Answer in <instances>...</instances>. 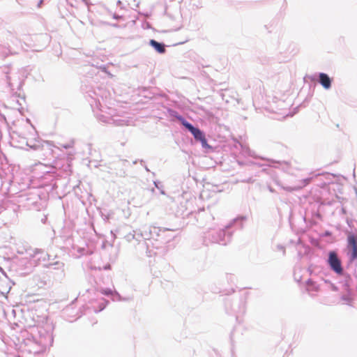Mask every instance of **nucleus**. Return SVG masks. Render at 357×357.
Segmentation results:
<instances>
[{"mask_svg": "<svg viewBox=\"0 0 357 357\" xmlns=\"http://www.w3.org/2000/svg\"><path fill=\"white\" fill-rule=\"evenodd\" d=\"M0 116H1V120L7 123L6 116L4 114H0Z\"/></svg>", "mask_w": 357, "mask_h": 357, "instance_id": "37998d69", "label": "nucleus"}, {"mask_svg": "<svg viewBox=\"0 0 357 357\" xmlns=\"http://www.w3.org/2000/svg\"><path fill=\"white\" fill-rule=\"evenodd\" d=\"M166 237V246H167L168 250L173 249L175 247V245L172 241L176 238V235L170 233H165Z\"/></svg>", "mask_w": 357, "mask_h": 357, "instance_id": "393cba45", "label": "nucleus"}, {"mask_svg": "<svg viewBox=\"0 0 357 357\" xmlns=\"http://www.w3.org/2000/svg\"><path fill=\"white\" fill-rule=\"evenodd\" d=\"M45 220H46V218H45V219H42V221H43V222H45Z\"/></svg>", "mask_w": 357, "mask_h": 357, "instance_id": "bf43d9fd", "label": "nucleus"}, {"mask_svg": "<svg viewBox=\"0 0 357 357\" xmlns=\"http://www.w3.org/2000/svg\"><path fill=\"white\" fill-rule=\"evenodd\" d=\"M112 17L114 20H119L122 19L123 16L122 15H118L116 13H114V14H113Z\"/></svg>", "mask_w": 357, "mask_h": 357, "instance_id": "58836bf2", "label": "nucleus"}, {"mask_svg": "<svg viewBox=\"0 0 357 357\" xmlns=\"http://www.w3.org/2000/svg\"><path fill=\"white\" fill-rule=\"evenodd\" d=\"M149 45L159 54H165L166 52V45L163 42H158L154 39H151Z\"/></svg>", "mask_w": 357, "mask_h": 357, "instance_id": "aec40b11", "label": "nucleus"}, {"mask_svg": "<svg viewBox=\"0 0 357 357\" xmlns=\"http://www.w3.org/2000/svg\"><path fill=\"white\" fill-rule=\"evenodd\" d=\"M140 163L143 164V163H144V161L143 160H140Z\"/></svg>", "mask_w": 357, "mask_h": 357, "instance_id": "6e6d98bb", "label": "nucleus"}, {"mask_svg": "<svg viewBox=\"0 0 357 357\" xmlns=\"http://www.w3.org/2000/svg\"><path fill=\"white\" fill-rule=\"evenodd\" d=\"M103 24L105 25H107V26H111L115 27V28L120 27V25L117 23H110V22H104Z\"/></svg>", "mask_w": 357, "mask_h": 357, "instance_id": "c9c22d12", "label": "nucleus"}, {"mask_svg": "<svg viewBox=\"0 0 357 357\" xmlns=\"http://www.w3.org/2000/svg\"><path fill=\"white\" fill-rule=\"evenodd\" d=\"M45 266L50 269H53L59 271V277L60 279H63L64 278V263L57 261L55 262L50 263L47 265H45Z\"/></svg>", "mask_w": 357, "mask_h": 357, "instance_id": "a211bd4d", "label": "nucleus"}, {"mask_svg": "<svg viewBox=\"0 0 357 357\" xmlns=\"http://www.w3.org/2000/svg\"><path fill=\"white\" fill-rule=\"evenodd\" d=\"M312 180V177L306 178L304 179H302L301 182L302 183V185L300 186H287V187H283V189L287 192H293V191H297L300 189H301L303 187L306 186L308 185Z\"/></svg>", "mask_w": 357, "mask_h": 357, "instance_id": "5701e85b", "label": "nucleus"}, {"mask_svg": "<svg viewBox=\"0 0 357 357\" xmlns=\"http://www.w3.org/2000/svg\"><path fill=\"white\" fill-rule=\"evenodd\" d=\"M13 53L9 48V46L6 47L4 45H0V57L1 58H6L8 55L13 54Z\"/></svg>", "mask_w": 357, "mask_h": 357, "instance_id": "bb28decb", "label": "nucleus"}, {"mask_svg": "<svg viewBox=\"0 0 357 357\" xmlns=\"http://www.w3.org/2000/svg\"><path fill=\"white\" fill-rule=\"evenodd\" d=\"M316 176H321L323 178V182H321L320 184H317L318 185L321 186V188H325L328 185H329L331 183L333 182V179L335 178V175L333 174H330L328 172H324L322 174H316Z\"/></svg>", "mask_w": 357, "mask_h": 357, "instance_id": "412c9836", "label": "nucleus"}, {"mask_svg": "<svg viewBox=\"0 0 357 357\" xmlns=\"http://www.w3.org/2000/svg\"><path fill=\"white\" fill-rule=\"evenodd\" d=\"M22 202H26L27 206L33 207L36 209L39 208L40 204V196L37 189H29L26 192H22L20 195Z\"/></svg>", "mask_w": 357, "mask_h": 357, "instance_id": "1a4fd4ad", "label": "nucleus"}, {"mask_svg": "<svg viewBox=\"0 0 357 357\" xmlns=\"http://www.w3.org/2000/svg\"><path fill=\"white\" fill-rule=\"evenodd\" d=\"M46 281L41 280L40 282L37 283V285H38L39 287H43L46 285Z\"/></svg>", "mask_w": 357, "mask_h": 357, "instance_id": "4c0bfd02", "label": "nucleus"}, {"mask_svg": "<svg viewBox=\"0 0 357 357\" xmlns=\"http://www.w3.org/2000/svg\"><path fill=\"white\" fill-rule=\"evenodd\" d=\"M137 160L134 161V162H133V164H136V163H137Z\"/></svg>", "mask_w": 357, "mask_h": 357, "instance_id": "052dcab7", "label": "nucleus"}, {"mask_svg": "<svg viewBox=\"0 0 357 357\" xmlns=\"http://www.w3.org/2000/svg\"><path fill=\"white\" fill-rule=\"evenodd\" d=\"M174 231V229L167 227L150 226L145 227V239L149 240V238L152 239V248L158 252V255L162 257L168 252L167 246H166L165 233Z\"/></svg>", "mask_w": 357, "mask_h": 357, "instance_id": "7ed1b4c3", "label": "nucleus"}, {"mask_svg": "<svg viewBox=\"0 0 357 357\" xmlns=\"http://www.w3.org/2000/svg\"><path fill=\"white\" fill-rule=\"evenodd\" d=\"M52 189L56 188L57 187L56 186V182H54V183H52Z\"/></svg>", "mask_w": 357, "mask_h": 357, "instance_id": "49530a36", "label": "nucleus"}, {"mask_svg": "<svg viewBox=\"0 0 357 357\" xmlns=\"http://www.w3.org/2000/svg\"><path fill=\"white\" fill-rule=\"evenodd\" d=\"M168 113L170 115V116L176 119L183 128H185L190 123L188 121L186 120V119L184 116L181 115L177 111L174 109H168Z\"/></svg>", "mask_w": 357, "mask_h": 357, "instance_id": "4be33fe9", "label": "nucleus"}, {"mask_svg": "<svg viewBox=\"0 0 357 357\" xmlns=\"http://www.w3.org/2000/svg\"><path fill=\"white\" fill-rule=\"evenodd\" d=\"M337 276H340L343 278L342 281L341 283L342 284V287L344 288V290L346 292L351 291V287L353 282V280L351 278V275L348 273L344 269L343 270V273L340 275H337Z\"/></svg>", "mask_w": 357, "mask_h": 357, "instance_id": "dca6fc26", "label": "nucleus"}, {"mask_svg": "<svg viewBox=\"0 0 357 357\" xmlns=\"http://www.w3.org/2000/svg\"><path fill=\"white\" fill-rule=\"evenodd\" d=\"M82 251H83V249H79V252H81V253L82 252Z\"/></svg>", "mask_w": 357, "mask_h": 357, "instance_id": "4d7b16f0", "label": "nucleus"}, {"mask_svg": "<svg viewBox=\"0 0 357 357\" xmlns=\"http://www.w3.org/2000/svg\"><path fill=\"white\" fill-rule=\"evenodd\" d=\"M20 347L29 354H38L52 345L54 337L52 328L44 327H30L29 330L21 332L18 338Z\"/></svg>", "mask_w": 357, "mask_h": 357, "instance_id": "f257e3e1", "label": "nucleus"}, {"mask_svg": "<svg viewBox=\"0 0 357 357\" xmlns=\"http://www.w3.org/2000/svg\"><path fill=\"white\" fill-rule=\"evenodd\" d=\"M109 303L108 301L102 300L101 303H99V307L98 310L95 309L94 311L97 312H100L102 311L107 306V305Z\"/></svg>", "mask_w": 357, "mask_h": 357, "instance_id": "c756f323", "label": "nucleus"}, {"mask_svg": "<svg viewBox=\"0 0 357 357\" xmlns=\"http://www.w3.org/2000/svg\"><path fill=\"white\" fill-rule=\"evenodd\" d=\"M82 1L85 3L86 6L88 7V10H90L89 6L91 5V3L89 1V0H82Z\"/></svg>", "mask_w": 357, "mask_h": 357, "instance_id": "a19ab883", "label": "nucleus"}, {"mask_svg": "<svg viewBox=\"0 0 357 357\" xmlns=\"http://www.w3.org/2000/svg\"><path fill=\"white\" fill-rule=\"evenodd\" d=\"M346 255L347 266L352 265L357 261V234L349 231L347 234Z\"/></svg>", "mask_w": 357, "mask_h": 357, "instance_id": "423d86ee", "label": "nucleus"}, {"mask_svg": "<svg viewBox=\"0 0 357 357\" xmlns=\"http://www.w3.org/2000/svg\"><path fill=\"white\" fill-rule=\"evenodd\" d=\"M144 169L146 172H150L149 169L148 168V167L146 165H144Z\"/></svg>", "mask_w": 357, "mask_h": 357, "instance_id": "3c124183", "label": "nucleus"}, {"mask_svg": "<svg viewBox=\"0 0 357 357\" xmlns=\"http://www.w3.org/2000/svg\"><path fill=\"white\" fill-rule=\"evenodd\" d=\"M199 142L201 143V145H202V147L205 149V152L206 153H211L213 151V148L212 146H211L208 143V140L206 137V136L204 137H203L200 141Z\"/></svg>", "mask_w": 357, "mask_h": 357, "instance_id": "a878e982", "label": "nucleus"}, {"mask_svg": "<svg viewBox=\"0 0 357 357\" xmlns=\"http://www.w3.org/2000/svg\"><path fill=\"white\" fill-rule=\"evenodd\" d=\"M42 4H43V0H40V1L38 2V8H40Z\"/></svg>", "mask_w": 357, "mask_h": 357, "instance_id": "de8ad7c7", "label": "nucleus"}, {"mask_svg": "<svg viewBox=\"0 0 357 357\" xmlns=\"http://www.w3.org/2000/svg\"><path fill=\"white\" fill-rule=\"evenodd\" d=\"M241 182L247 183H252L254 182V180L252 179V177H249V178H248L246 179L242 180Z\"/></svg>", "mask_w": 357, "mask_h": 357, "instance_id": "e433bc0d", "label": "nucleus"}, {"mask_svg": "<svg viewBox=\"0 0 357 357\" xmlns=\"http://www.w3.org/2000/svg\"><path fill=\"white\" fill-rule=\"evenodd\" d=\"M52 173L50 172H47V174L46 176H52L53 175L51 174Z\"/></svg>", "mask_w": 357, "mask_h": 357, "instance_id": "603ef678", "label": "nucleus"}, {"mask_svg": "<svg viewBox=\"0 0 357 357\" xmlns=\"http://www.w3.org/2000/svg\"><path fill=\"white\" fill-rule=\"evenodd\" d=\"M16 102H17V103L19 105H20V106L22 105V102L20 101V100H19V99H17V100H16Z\"/></svg>", "mask_w": 357, "mask_h": 357, "instance_id": "8fccbe9b", "label": "nucleus"}, {"mask_svg": "<svg viewBox=\"0 0 357 357\" xmlns=\"http://www.w3.org/2000/svg\"><path fill=\"white\" fill-rule=\"evenodd\" d=\"M307 286L308 288L312 289V290H317V287L316 283L311 279H308L306 282Z\"/></svg>", "mask_w": 357, "mask_h": 357, "instance_id": "2f4dec72", "label": "nucleus"}, {"mask_svg": "<svg viewBox=\"0 0 357 357\" xmlns=\"http://www.w3.org/2000/svg\"><path fill=\"white\" fill-rule=\"evenodd\" d=\"M354 276H355L356 278H357V272H356V271H355V272H354Z\"/></svg>", "mask_w": 357, "mask_h": 357, "instance_id": "864d4df0", "label": "nucleus"}, {"mask_svg": "<svg viewBox=\"0 0 357 357\" xmlns=\"http://www.w3.org/2000/svg\"><path fill=\"white\" fill-rule=\"evenodd\" d=\"M184 128L192 134L197 142H199L206 136L205 132L203 130H202L198 126H194L190 122Z\"/></svg>", "mask_w": 357, "mask_h": 357, "instance_id": "4468645a", "label": "nucleus"}, {"mask_svg": "<svg viewBox=\"0 0 357 357\" xmlns=\"http://www.w3.org/2000/svg\"><path fill=\"white\" fill-rule=\"evenodd\" d=\"M0 73H1L6 78V80L10 88L13 98H20L24 101V96L21 94V90L24 82V79L19 75L9 76L10 67L4 66L0 67Z\"/></svg>", "mask_w": 357, "mask_h": 357, "instance_id": "20e7f679", "label": "nucleus"}, {"mask_svg": "<svg viewBox=\"0 0 357 357\" xmlns=\"http://www.w3.org/2000/svg\"><path fill=\"white\" fill-rule=\"evenodd\" d=\"M100 291L106 296H110L112 301H123L121 295L116 291H113L110 288H100Z\"/></svg>", "mask_w": 357, "mask_h": 357, "instance_id": "6ab92c4d", "label": "nucleus"}, {"mask_svg": "<svg viewBox=\"0 0 357 357\" xmlns=\"http://www.w3.org/2000/svg\"><path fill=\"white\" fill-rule=\"evenodd\" d=\"M116 4L117 6H120L122 4V2L120 0H118Z\"/></svg>", "mask_w": 357, "mask_h": 357, "instance_id": "09e8293b", "label": "nucleus"}, {"mask_svg": "<svg viewBox=\"0 0 357 357\" xmlns=\"http://www.w3.org/2000/svg\"><path fill=\"white\" fill-rule=\"evenodd\" d=\"M112 268L111 264H107L103 266L102 269L105 271L110 270Z\"/></svg>", "mask_w": 357, "mask_h": 357, "instance_id": "ea45409f", "label": "nucleus"}, {"mask_svg": "<svg viewBox=\"0 0 357 357\" xmlns=\"http://www.w3.org/2000/svg\"><path fill=\"white\" fill-rule=\"evenodd\" d=\"M31 128H32V129L33 130V131L36 132V129H35V128H34L32 125H31Z\"/></svg>", "mask_w": 357, "mask_h": 357, "instance_id": "5fc2aeb1", "label": "nucleus"}, {"mask_svg": "<svg viewBox=\"0 0 357 357\" xmlns=\"http://www.w3.org/2000/svg\"><path fill=\"white\" fill-rule=\"evenodd\" d=\"M145 227L142 229H139L137 231H133V233H129L125 236V239L128 242L134 241L135 243L137 240H139V238L145 239Z\"/></svg>", "mask_w": 357, "mask_h": 357, "instance_id": "f3484780", "label": "nucleus"}, {"mask_svg": "<svg viewBox=\"0 0 357 357\" xmlns=\"http://www.w3.org/2000/svg\"><path fill=\"white\" fill-rule=\"evenodd\" d=\"M347 211L346 208H344V207H342V209H341V213H342V214H346V213H347Z\"/></svg>", "mask_w": 357, "mask_h": 357, "instance_id": "a18cd8bd", "label": "nucleus"}, {"mask_svg": "<svg viewBox=\"0 0 357 357\" xmlns=\"http://www.w3.org/2000/svg\"><path fill=\"white\" fill-rule=\"evenodd\" d=\"M346 222L347 224V225L352 229L354 227V220L353 219H351V218H347L346 219Z\"/></svg>", "mask_w": 357, "mask_h": 357, "instance_id": "f704fd0d", "label": "nucleus"}, {"mask_svg": "<svg viewBox=\"0 0 357 357\" xmlns=\"http://www.w3.org/2000/svg\"><path fill=\"white\" fill-rule=\"evenodd\" d=\"M63 317L68 321L73 322L82 317L79 310L74 307L73 302L63 310Z\"/></svg>", "mask_w": 357, "mask_h": 357, "instance_id": "f8f14e48", "label": "nucleus"}, {"mask_svg": "<svg viewBox=\"0 0 357 357\" xmlns=\"http://www.w3.org/2000/svg\"><path fill=\"white\" fill-rule=\"evenodd\" d=\"M268 189L271 192H275V190L271 186H268Z\"/></svg>", "mask_w": 357, "mask_h": 357, "instance_id": "c03bdc74", "label": "nucleus"}, {"mask_svg": "<svg viewBox=\"0 0 357 357\" xmlns=\"http://www.w3.org/2000/svg\"><path fill=\"white\" fill-rule=\"evenodd\" d=\"M51 255L45 252L43 249L36 248L33 250V254L31 255V259L29 261H27L26 259H22L20 260V264H27L25 269L26 271V273L31 271L32 267L36 266L37 264L40 263L41 261H46L47 260H50Z\"/></svg>", "mask_w": 357, "mask_h": 357, "instance_id": "0eeeda50", "label": "nucleus"}, {"mask_svg": "<svg viewBox=\"0 0 357 357\" xmlns=\"http://www.w3.org/2000/svg\"><path fill=\"white\" fill-rule=\"evenodd\" d=\"M326 263L329 269L336 275L343 273L344 269L342 261L336 250H329L327 253Z\"/></svg>", "mask_w": 357, "mask_h": 357, "instance_id": "6e6552de", "label": "nucleus"}, {"mask_svg": "<svg viewBox=\"0 0 357 357\" xmlns=\"http://www.w3.org/2000/svg\"><path fill=\"white\" fill-rule=\"evenodd\" d=\"M74 145V141L73 140H71L70 142H69L68 143H66V144H61V146L65 149H70Z\"/></svg>", "mask_w": 357, "mask_h": 357, "instance_id": "473e14b6", "label": "nucleus"}, {"mask_svg": "<svg viewBox=\"0 0 357 357\" xmlns=\"http://www.w3.org/2000/svg\"><path fill=\"white\" fill-rule=\"evenodd\" d=\"M278 250H281L283 251V254L284 255L285 254V248L284 246L281 245H278Z\"/></svg>", "mask_w": 357, "mask_h": 357, "instance_id": "79ce46f5", "label": "nucleus"}, {"mask_svg": "<svg viewBox=\"0 0 357 357\" xmlns=\"http://www.w3.org/2000/svg\"><path fill=\"white\" fill-rule=\"evenodd\" d=\"M153 241L149 238V240L139 238L135 243H133L136 249L141 253L145 252L149 257L158 255V252L155 251V248H152Z\"/></svg>", "mask_w": 357, "mask_h": 357, "instance_id": "9d476101", "label": "nucleus"}, {"mask_svg": "<svg viewBox=\"0 0 357 357\" xmlns=\"http://www.w3.org/2000/svg\"><path fill=\"white\" fill-rule=\"evenodd\" d=\"M13 134L22 139V142H24L26 146L35 151L38 150L41 146L43 147L45 145L47 147H51L52 146V142L48 141H43L41 142L38 140H36L32 143V141L29 142L27 140L26 138L24 136V134L18 130L13 131Z\"/></svg>", "mask_w": 357, "mask_h": 357, "instance_id": "9b49d317", "label": "nucleus"}, {"mask_svg": "<svg viewBox=\"0 0 357 357\" xmlns=\"http://www.w3.org/2000/svg\"><path fill=\"white\" fill-rule=\"evenodd\" d=\"M45 220H46V218H45V219H42V221H43V222H45Z\"/></svg>", "mask_w": 357, "mask_h": 357, "instance_id": "13d9d810", "label": "nucleus"}, {"mask_svg": "<svg viewBox=\"0 0 357 357\" xmlns=\"http://www.w3.org/2000/svg\"><path fill=\"white\" fill-rule=\"evenodd\" d=\"M325 282L330 284L331 289L333 291H337L339 290L338 287L335 284L330 282L329 280H325Z\"/></svg>", "mask_w": 357, "mask_h": 357, "instance_id": "72a5a7b5", "label": "nucleus"}, {"mask_svg": "<svg viewBox=\"0 0 357 357\" xmlns=\"http://www.w3.org/2000/svg\"><path fill=\"white\" fill-rule=\"evenodd\" d=\"M248 217L244 215H239L229 222L223 229H211L204 234V243L208 245V243H218L226 245L231 240L234 230L236 229H243V223L247 220Z\"/></svg>", "mask_w": 357, "mask_h": 357, "instance_id": "f03ea898", "label": "nucleus"}, {"mask_svg": "<svg viewBox=\"0 0 357 357\" xmlns=\"http://www.w3.org/2000/svg\"><path fill=\"white\" fill-rule=\"evenodd\" d=\"M340 299L344 302L349 305H351V302L353 301V298L351 297V291L347 292L345 294H342L340 296Z\"/></svg>", "mask_w": 357, "mask_h": 357, "instance_id": "c85d7f7f", "label": "nucleus"}, {"mask_svg": "<svg viewBox=\"0 0 357 357\" xmlns=\"http://www.w3.org/2000/svg\"><path fill=\"white\" fill-rule=\"evenodd\" d=\"M238 163L240 165H248V166H256V167H262V171L264 172L266 171V168L265 167H270L268 165H266L264 163H262L261 162H258V161H252V160H249L246 163H244L243 162H241V161H238Z\"/></svg>", "mask_w": 357, "mask_h": 357, "instance_id": "b1692460", "label": "nucleus"}, {"mask_svg": "<svg viewBox=\"0 0 357 357\" xmlns=\"http://www.w3.org/2000/svg\"><path fill=\"white\" fill-rule=\"evenodd\" d=\"M268 162H269L268 165L270 167H273L275 168H279L284 172L289 173V171L291 169V165L289 162H287L284 160L280 161V160H269Z\"/></svg>", "mask_w": 357, "mask_h": 357, "instance_id": "2eb2a0df", "label": "nucleus"}, {"mask_svg": "<svg viewBox=\"0 0 357 357\" xmlns=\"http://www.w3.org/2000/svg\"><path fill=\"white\" fill-rule=\"evenodd\" d=\"M153 184H154L155 187L160 191V193L162 195L165 194V192L163 190V185L160 181H153Z\"/></svg>", "mask_w": 357, "mask_h": 357, "instance_id": "7c9ffc66", "label": "nucleus"}, {"mask_svg": "<svg viewBox=\"0 0 357 357\" xmlns=\"http://www.w3.org/2000/svg\"><path fill=\"white\" fill-rule=\"evenodd\" d=\"M100 216L105 222H109L111 218L113 216L114 213L111 211H106V210L100 212Z\"/></svg>", "mask_w": 357, "mask_h": 357, "instance_id": "cd10ccee", "label": "nucleus"}, {"mask_svg": "<svg viewBox=\"0 0 357 357\" xmlns=\"http://www.w3.org/2000/svg\"><path fill=\"white\" fill-rule=\"evenodd\" d=\"M314 77L318 78L317 82L322 86L324 89L328 90L331 88L333 78H331L327 73H319L314 75V77H312V79L314 80Z\"/></svg>", "mask_w": 357, "mask_h": 357, "instance_id": "ddd939ff", "label": "nucleus"}, {"mask_svg": "<svg viewBox=\"0 0 357 357\" xmlns=\"http://www.w3.org/2000/svg\"><path fill=\"white\" fill-rule=\"evenodd\" d=\"M225 307L229 314H243L246 309L245 298L241 295L227 298L225 299Z\"/></svg>", "mask_w": 357, "mask_h": 357, "instance_id": "39448f33", "label": "nucleus"}]
</instances>
